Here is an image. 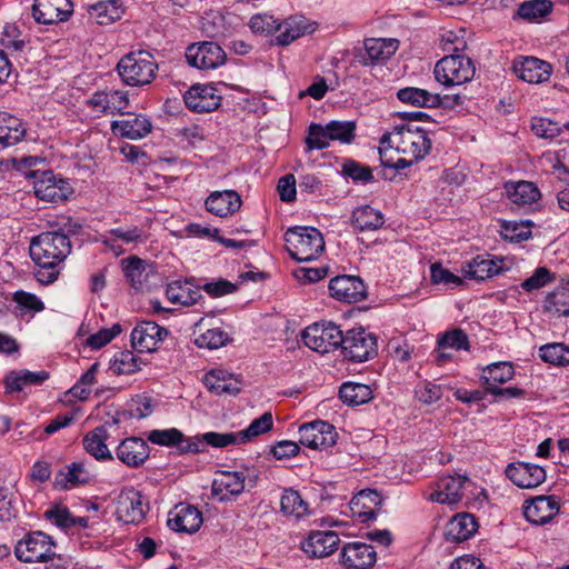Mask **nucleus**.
Wrapping results in <instances>:
<instances>
[{
    "mask_svg": "<svg viewBox=\"0 0 569 569\" xmlns=\"http://www.w3.org/2000/svg\"><path fill=\"white\" fill-rule=\"evenodd\" d=\"M246 476L240 471H222L212 482V495L220 501L239 496L244 490Z\"/></svg>",
    "mask_w": 569,
    "mask_h": 569,
    "instance_id": "nucleus-30",
    "label": "nucleus"
},
{
    "mask_svg": "<svg viewBox=\"0 0 569 569\" xmlns=\"http://www.w3.org/2000/svg\"><path fill=\"white\" fill-rule=\"evenodd\" d=\"M89 14L96 23L106 26L119 20L122 14V9L118 0H107L90 6Z\"/></svg>",
    "mask_w": 569,
    "mask_h": 569,
    "instance_id": "nucleus-45",
    "label": "nucleus"
},
{
    "mask_svg": "<svg viewBox=\"0 0 569 569\" xmlns=\"http://www.w3.org/2000/svg\"><path fill=\"white\" fill-rule=\"evenodd\" d=\"M560 505L553 496H539L523 507L526 519L535 525H545L559 512Z\"/></svg>",
    "mask_w": 569,
    "mask_h": 569,
    "instance_id": "nucleus-25",
    "label": "nucleus"
},
{
    "mask_svg": "<svg viewBox=\"0 0 569 569\" xmlns=\"http://www.w3.org/2000/svg\"><path fill=\"white\" fill-rule=\"evenodd\" d=\"M121 331L122 328L119 323H114L111 328L100 329L97 333L91 335L87 339V345L92 349H100L108 345Z\"/></svg>",
    "mask_w": 569,
    "mask_h": 569,
    "instance_id": "nucleus-61",
    "label": "nucleus"
},
{
    "mask_svg": "<svg viewBox=\"0 0 569 569\" xmlns=\"http://www.w3.org/2000/svg\"><path fill=\"white\" fill-rule=\"evenodd\" d=\"M117 458L130 468L141 466L149 457V446L138 437L122 440L116 449Z\"/></svg>",
    "mask_w": 569,
    "mask_h": 569,
    "instance_id": "nucleus-28",
    "label": "nucleus"
},
{
    "mask_svg": "<svg viewBox=\"0 0 569 569\" xmlns=\"http://www.w3.org/2000/svg\"><path fill=\"white\" fill-rule=\"evenodd\" d=\"M204 328V318L194 323V343L199 348L218 349L227 343L229 337L226 331L220 328Z\"/></svg>",
    "mask_w": 569,
    "mask_h": 569,
    "instance_id": "nucleus-39",
    "label": "nucleus"
},
{
    "mask_svg": "<svg viewBox=\"0 0 569 569\" xmlns=\"http://www.w3.org/2000/svg\"><path fill=\"white\" fill-rule=\"evenodd\" d=\"M478 528L476 518L470 513H458L448 522L446 539L451 542H461L469 539Z\"/></svg>",
    "mask_w": 569,
    "mask_h": 569,
    "instance_id": "nucleus-34",
    "label": "nucleus"
},
{
    "mask_svg": "<svg viewBox=\"0 0 569 569\" xmlns=\"http://www.w3.org/2000/svg\"><path fill=\"white\" fill-rule=\"evenodd\" d=\"M289 254L297 261H310L320 256L325 249L321 232L312 227H293L284 234Z\"/></svg>",
    "mask_w": 569,
    "mask_h": 569,
    "instance_id": "nucleus-4",
    "label": "nucleus"
},
{
    "mask_svg": "<svg viewBox=\"0 0 569 569\" xmlns=\"http://www.w3.org/2000/svg\"><path fill=\"white\" fill-rule=\"evenodd\" d=\"M276 37L271 40V44L286 47L295 40L310 33L313 28L303 16H291L282 21H278Z\"/></svg>",
    "mask_w": 569,
    "mask_h": 569,
    "instance_id": "nucleus-23",
    "label": "nucleus"
},
{
    "mask_svg": "<svg viewBox=\"0 0 569 569\" xmlns=\"http://www.w3.org/2000/svg\"><path fill=\"white\" fill-rule=\"evenodd\" d=\"M505 472L506 476L520 488H536L546 479L545 469L533 463H509Z\"/></svg>",
    "mask_w": 569,
    "mask_h": 569,
    "instance_id": "nucleus-22",
    "label": "nucleus"
},
{
    "mask_svg": "<svg viewBox=\"0 0 569 569\" xmlns=\"http://www.w3.org/2000/svg\"><path fill=\"white\" fill-rule=\"evenodd\" d=\"M398 50V40L371 38L365 41V52L360 57L363 66H373L388 60Z\"/></svg>",
    "mask_w": 569,
    "mask_h": 569,
    "instance_id": "nucleus-29",
    "label": "nucleus"
},
{
    "mask_svg": "<svg viewBox=\"0 0 569 569\" xmlns=\"http://www.w3.org/2000/svg\"><path fill=\"white\" fill-rule=\"evenodd\" d=\"M121 81L130 87L150 84L157 77L158 63L147 50H136L124 54L117 63Z\"/></svg>",
    "mask_w": 569,
    "mask_h": 569,
    "instance_id": "nucleus-3",
    "label": "nucleus"
},
{
    "mask_svg": "<svg viewBox=\"0 0 569 569\" xmlns=\"http://www.w3.org/2000/svg\"><path fill=\"white\" fill-rule=\"evenodd\" d=\"M352 223L361 231L378 230L383 226L385 218L379 210L363 206L353 210Z\"/></svg>",
    "mask_w": 569,
    "mask_h": 569,
    "instance_id": "nucleus-48",
    "label": "nucleus"
},
{
    "mask_svg": "<svg viewBox=\"0 0 569 569\" xmlns=\"http://www.w3.org/2000/svg\"><path fill=\"white\" fill-rule=\"evenodd\" d=\"M543 310L555 317H569V280L561 282L548 292Z\"/></svg>",
    "mask_w": 569,
    "mask_h": 569,
    "instance_id": "nucleus-35",
    "label": "nucleus"
},
{
    "mask_svg": "<svg viewBox=\"0 0 569 569\" xmlns=\"http://www.w3.org/2000/svg\"><path fill=\"white\" fill-rule=\"evenodd\" d=\"M226 58L223 49L212 41L193 43L186 51L187 62L200 70L216 69L224 63Z\"/></svg>",
    "mask_w": 569,
    "mask_h": 569,
    "instance_id": "nucleus-10",
    "label": "nucleus"
},
{
    "mask_svg": "<svg viewBox=\"0 0 569 569\" xmlns=\"http://www.w3.org/2000/svg\"><path fill=\"white\" fill-rule=\"evenodd\" d=\"M122 268L127 281L137 291H147L151 288V280L156 277L154 268L146 260L131 256L122 260Z\"/></svg>",
    "mask_w": 569,
    "mask_h": 569,
    "instance_id": "nucleus-15",
    "label": "nucleus"
},
{
    "mask_svg": "<svg viewBox=\"0 0 569 569\" xmlns=\"http://www.w3.org/2000/svg\"><path fill=\"white\" fill-rule=\"evenodd\" d=\"M108 430L104 426L94 428L83 437V447L97 460H112L113 457L106 445Z\"/></svg>",
    "mask_w": 569,
    "mask_h": 569,
    "instance_id": "nucleus-38",
    "label": "nucleus"
},
{
    "mask_svg": "<svg viewBox=\"0 0 569 569\" xmlns=\"http://www.w3.org/2000/svg\"><path fill=\"white\" fill-rule=\"evenodd\" d=\"M515 370L510 362H495L483 369L481 379L488 391L489 387H498L497 385L511 380Z\"/></svg>",
    "mask_w": 569,
    "mask_h": 569,
    "instance_id": "nucleus-47",
    "label": "nucleus"
},
{
    "mask_svg": "<svg viewBox=\"0 0 569 569\" xmlns=\"http://www.w3.org/2000/svg\"><path fill=\"white\" fill-rule=\"evenodd\" d=\"M305 345L313 351L328 353L341 348L343 342V332L332 323H315L306 328L302 333Z\"/></svg>",
    "mask_w": 569,
    "mask_h": 569,
    "instance_id": "nucleus-7",
    "label": "nucleus"
},
{
    "mask_svg": "<svg viewBox=\"0 0 569 569\" xmlns=\"http://www.w3.org/2000/svg\"><path fill=\"white\" fill-rule=\"evenodd\" d=\"M281 512L286 516L301 518L308 513V505L300 493L292 488L284 489L280 499Z\"/></svg>",
    "mask_w": 569,
    "mask_h": 569,
    "instance_id": "nucleus-50",
    "label": "nucleus"
},
{
    "mask_svg": "<svg viewBox=\"0 0 569 569\" xmlns=\"http://www.w3.org/2000/svg\"><path fill=\"white\" fill-rule=\"evenodd\" d=\"M52 538L42 531L27 533L14 547L16 557L23 562H46L56 556Z\"/></svg>",
    "mask_w": 569,
    "mask_h": 569,
    "instance_id": "nucleus-6",
    "label": "nucleus"
},
{
    "mask_svg": "<svg viewBox=\"0 0 569 569\" xmlns=\"http://www.w3.org/2000/svg\"><path fill=\"white\" fill-rule=\"evenodd\" d=\"M341 350L345 358L363 362L377 355V339L363 328H355L343 335Z\"/></svg>",
    "mask_w": 569,
    "mask_h": 569,
    "instance_id": "nucleus-8",
    "label": "nucleus"
},
{
    "mask_svg": "<svg viewBox=\"0 0 569 569\" xmlns=\"http://www.w3.org/2000/svg\"><path fill=\"white\" fill-rule=\"evenodd\" d=\"M380 143L382 147L388 143L390 149L413 160L425 158L431 148L427 131L409 123L396 126L390 133L382 136Z\"/></svg>",
    "mask_w": 569,
    "mask_h": 569,
    "instance_id": "nucleus-2",
    "label": "nucleus"
},
{
    "mask_svg": "<svg viewBox=\"0 0 569 569\" xmlns=\"http://www.w3.org/2000/svg\"><path fill=\"white\" fill-rule=\"evenodd\" d=\"M539 357L542 361L553 366H568L569 346L560 342L543 345L539 348Z\"/></svg>",
    "mask_w": 569,
    "mask_h": 569,
    "instance_id": "nucleus-52",
    "label": "nucleus"
},
{
    "mask_svg": "<svg viewBox=\"0 0 569 569\" xmlns=\"http://www.w3.org/2000/svg\"><path fill=\"white\" fill-rule=\"evenodd\" d=\"M438 343L441 348L453 349V350H468L469 340L468 336L463 330L457 328L451 331L443 333Z\"/></svg>",
    "mask_w": 569,
    "mask_h": 569,
    "instance_id": "nucleus-57",
    "label": "nucleus"
},
{
    "mask_svg": "<svg viewBox=\"0 0 569 569\" xmlns=\"http://www.w3.org/2000/svg\"><path fill=\"white\" fill-rule=\"evenodd\" d=\"M73 12L71 0H34L31 13L40 24H53L67 21Z\"/></svg>",
    "mask_w": 569,
    "mask_h": 569,
    "instance_id": "nucleus-12",
    "label": "nucleus"
},
{
    "mask_svg": "<svg viewBox=\"0 0 569 569\" xmlns=\"http://www.w3.org/2000/svg\"><path fill=\"white\" fill-rule=\"evenodd\" d=\"M553 280V274L546 268L539 267L532 276L522 281L521 288L528 292L538 290Z\"/></svg>",
    "mask_w": 569,
    "mask_h": 569,
    "instance_id": "nucleus-60",
    "label": "nucleus"
},
{
    "mask_svg": "<svg viewBox=\"0 0 569 569\" xmlns=\"http://www.w3.org/2000/svg\"><path fill=\"white\" fill-rule=\"evenodd\" d=\"M341 563L346 569H369L377 560V555L370 545L349 542L341 549Z\"/></svg>",
    "mask_w": 569,
    "mask_h": 569,
    "instance_id": "nucleus-19",
    "label": "nucleus"
},
{
    "mask_svg": "<svg viewBox=\"0 0 569 569\" xmlns=\"http://www.w3.org/2000/svg\"><path fill=\"white\" fill-rule=\"evenodd\" d=\"M168 335L167 329L160 327L153 321L139 322L131 332V343L139 352H151L157 349Z\"/></svg>",
    "mask_w": 569,
    "mask_h": 569,
    "instance_id": "nucleus-18",
    "label": "nucleus"
},
{
    "mask_svg": "<svg viewBox=\"0 0 569 569\" xmlns=\"http://www.w3.org/2000/svg\"><path fill=\"white\" fill-rule=\"evenodd\" d=\"M436 80L446 86H461L471 81L476 73L472 60L463 54L453 53L440 59L435 66Z\"/></svg>",
    "mask_w": 569,
    "mask_h": 569,
    "instance_id": "nucleus-5",
    "label": "nucleus"
},
{
    "mask_svg": "<svg viewBox=\"0 0 569 569\" xmlns=\"http://www.w3.org/2000/svg\"><path fill=\"white\" fill-rule=\"evenodd\" d=\"M166 296L170 302L186 307L197 303L202 298L199 288H193L189 281H173L169 283Z\"/></svg>",
    "mask_w": 569,
    "mask_h": 569,
    "instance_id": "nucleus-42",
    "label": "nucleus"
},
{
    "mask_svg": "<svg viewBox=\"0 0 569 569\" xmlns=\"http://www.w3.org/2000/svg\"><path fill=\"white\" fill-rule=\"evenodd\" d=\"M152 129L147 116L128 113L126 119L112 121L111 130L116 136L130 140L144 138Z\"/></svg>",
    "mask_w": 569,
    "mask_h": 569,
    "instance_id": "nucleus-26",
    "label": "nucleus"
},
{
    "mask_svg": "<svg viewBox=\"0 0 569 569\" xmlns=\"http://www.w3.org/2000/svg\"><path fill=\"white\" fill-rule=\"evenodd\" d=\"M469 482L467 476H445L431 488L427 499L432 502L456 505L462 498V488Z\"/></svg>",
    "mask_w": 569,
    "mask_h": 569,
    "instance_id": "nucleus-14",
    "label": "nucleus"
},
{
    "mask_svg": "<svg viewBox=\"0 0 569 569\" xmlns=\"http://www.w3.org/2000/svg\"><path fill=\"white\" fill-rule=\"evenodd\" d=\"M327 126L312 123L309 127V134L307 138V144L309 149H325L329 146V136H327Z\"/></svg>",
    "mask_w": 569,
    "mask_h": 569,
    "instance_id": "nucleus-63",
    "label": "nucleus"
},
{
    "mask_svg": "<svg viewBox=\"0 0 569 569\" xmlns=\"http://www.w3.org/2000/svg\"><path fill=\"white\" fill-rule=\"evenodd\" d=\"M552 2L550 0H529L519 4L518 16L527 21H538L547 17L552 11Z\"/></svg>",
    "mask_w": 569,
    "mask_h": 569,
    "instance_id": "nucleus-51",
    "label": "nucleus"
},
{
    "mask_svg": "<svg viewBox=\"0 0 569 569\" xmlns=\"http://www.w3.org/2000/svg\"><path fill=\"white\" fill-rule=\"evenodd\" d=\"M90 472L82 462H72L61 469L54 478V486L60 489H68L90 481Z\"/></svg>",
    "mask_w": 569,
    "mask_h": 569,
    "instance_id": "nucleus-40",
    "label": "nucleus"
},
{
    "mask_svg": "<svg viewBox=\"0 0 569 569\" xmlns=\"http://www.w3.org/2000/svg\"><path fill=\"white\" fill-rule=\"evenodd\" d=\"M505 189L508 198L519 206L531 204L541 196L536 184L530 181L507 182Z\"/></svg>",
    "mask_w": 569,
    "mask_h": 569,
    "instance_id": "nucleus-44",
    "label": "nucleus"
},
{
    "mask_svg": "<svg viewBox=\"0 0 569 569\" xmlns=\"http://www.w3.org/2000/svg\"><path fill=\"white\" fill-rule=\"evenodd\" d=\"M188 439L189 438H186L183 433L176 428L152 430L148 436L150 442L167 447L177 446L180 452L182 445H186Z\"/></svg>",
    "mask_w": 569,
    "mask_h": 569,
    "instance_id": "nucleus-53",
    "label": "nucleus"
},
{
    "mask_svg": "<svg viewBox=\"0 0 569 569\" xmlns=\"http://www.w3.org/2000/svg\"><path fill=\"white\" fill-rule=\"evenodd\" d=\"M462 270L466 278L482 281L499 274L501 267L489 257L477 256Z\"/></svg>",
    "mask_w": 569,
    "mask_h": 569,
    "instance_id": "nucleus-41",
    "label": "nucleus"
},
{
    "mask_svg": "<svg viewBox=\"0 0 569 569\" xmlns=\"http://www.w3.org/2000/svg\"><path fill=\"white\" fill-rule=\"evenodd\" d=\"M114 239H119L126 243H136L143 240V232L139 227H117L107 231L103 243L110 246L112 249L114 246L111 243Z\"/></svg>",
    "mask_w": 569,
    "mask_h": 569,
    "instance_id": "nucleus-54",
    "label": "nucleus"
},
{
    "mask_svg": "<svg viewBox=\"0 0 569 569\" xmlns=\"http://www.w3.org/2000/svg\"><path fill=\"white\" fill-rule=\"evenodd\" d=\"M330 295L345 302H358L366 297V288L362 280L356 276H337L329 282Z\"/></svg>",
    "mask_w": 569,
    "mask_h": 569,
    "instance_id": "nucleus-20",
    "label": "nucleus"
},
{
    "mask_svg": "<svg viewBox=\"0 0 569 569\" xmlns=\"http://www.w3.org/2000/svg\"><path fill=\"white\" fill-rule=\"evenodd\" d=\"M398 99L403 103H409L420 108H435L445 104L438 93H431L425 89L407 87L398 90Z\"/></svg>",
    "mask_w": 569,
    "mask_h": 569,
    "instance_id": "nucleus-37",
    "label": "nucleus"
},
{
    "mask_svg": "<svg viewBox=\"0 0 569 569\" xmlns=\"http://www.w3.org/2000/svg\"><path fill=\"white\" fill-rule=\"evenodd\" d=\"M339 397L348 406H359L372 399V390L368 385L348 381L340 387Z\"/></svg>",
    "mask_w": 569,
    "mask_h": 569,
    "instance_id": "nucleus-46",
    "label": "nucleus"
},
{
    "mask_svg": "<svg viewBox=\"0 0 569 569\" xmlns=\"http://www.w3.org/2000/svg\"><path fill=\"white\" fill-rule=\"evenodd\" d=\"M327 129V136L330 140H339L342 143H350L356 136V123L353 121H330Z\"/></svg>",
    "mask_w": 569,
    "mask_h": 569,
    "instance_id": "nucleus-56",
    "label": "nucleus"
},
{
    "mask_svg": "<svg viewBox=\"0 0 569 569\" xmlns=\"http://www.w3.org/2000/svg\"><path fill=\"white\" fill-rule=\"evenodd\" d=\"M512 71L519 79L538 84L549 80L552 67L536 57H518L512 62Z\"/></svg>",
    "mask_w": 569,
    "mask_h": 569,
    "instance_id": "nucleus-13",
    "label": "nucleus"
},
{
    "mask_svg": "<svg viewBox=\"0 0 569 569\" xmlns=\"http://www.w3.org/2000/svg\"><path fill=\"white\" fill-rule=\"evenodd\" d=\"M148 505L134 488L122 490L117 498L116 515L124 523H139L144 519Z\"/></svg>",
    "mask_w": 569,
    "mask_h": 569,
    "instance_id": "nucleus-11",
    "label": "nucleus"
},
{
    "mask_svg": "<svg viewBox=\"0 0 569 569\" xmlns=\"http://www.w3.org/2000/svg\"><path fill=\"white\" fill-rule=\"evenodd\" d=\"M272 425V415L264 412L260 418L254 419L248 428L238 432L240 443H246L252 438L269 431Z\"/></svg>",
    "mask_w": 569,
    "mask_h": 569,
    "instance_id": "nucleus-55",
    "label": "nucleus"
},
{
    "mask_svg": "<svg viewBox=\"0 0 569 569\" xmlns=\"http://www.w3.org/2000/svg\"><path fill=\"white\" fill-rule=\"evenodd\" d=\"M241 203L242 201L238 192L223 190L212 192L206 200V208L218 217H227L237 212Z\"/></svg>",
    "mask_w": 569,
    "mask_h": 569,
    "instance_id": "nucleus-31",
    "label": "nucleus"
},
{
    "mask_svg": "<svg viewBox=\"0 0 569 569\" xmlns=\"http://www.w3.org/2000/svg\"><path fill=\"white\" fill-rule=\"evenodd\" d=\"M430 278L433 283H443L450 288L458 287L463 282L460 277L453 274L438 263L430 267Z\"/></svg>",
    "mask_w": 569,
    "mask_h": 569,
    "instance_id": "nucleus-62",
    "label": "nucleus"
},
{
    "mask_svg": "<svg viewBox=\"0 0 569 569\" xmlns=\"http://www.w3.org/2000/svg\"><path fill=\"white\" fill-rule=\"evenodd\" d=\"M183 100L188 109L198 113L214 111L221 103L218 90L210 84L192 86L183 96Z\"/></svg>",
    "mask_w": 569,
    "mask_h": 569,
    "instance_id": "nucleus-16",
    "label": "nucleus"
},
{
    "mask_svg": "<svg viewBox=\"0 0 569 569\" xmlns=\"http://www.w3.org/2000/svg\"><path fill=\"white\" fill-rule=\"evenodd\" d=\"M382 502L381 496L376 490L360 491L350 501V508L355 517L361 522H369L377 518V512Z\"/></svg>",
    "mask_w": 569,
    "mask_h": 569,
    "instance_id": "nucleus-27",
    "label": "nucleus"
},
{
    "mask_svg": "<svg viewBox=\"0 0 569 569\" xmlns=\"http://www.w3.org/2000/svg\"><path fill=\"white\" fill-rule=\"evenodd\" d=\"M203 382L210 392L221 396H236L241 390V381L222 369H213L204 376Z\"/></svg>",
    "mask_w": 569,
    "mask_h": 569,
    "instance_id": "nucleus-32",
    "label": "nucleus"
},
{
    "mask_svg": "<svg viewBox=\"0 0 569 569\" xmlns=\"http://www.w3.org/2000/svg\"><path fill=\"white\" fill-rule=\"evenodd\" d=\"M49 378V372L30 371L27 369L10 371L4 378L6 390L8 392L21 391L27 386H38L44 382Z\"/></svg>",
    "mask_w": 569,
    "mask_h": 569,
    "instance_id": "nucleus-36",
    "label": "nucleus"
},
{
    "mask_svg": "<svg viewBox=\"0 0 569 569\" xmlns=\"http://www.w3.org/2000/svg\"><path fill=\"white\" fill-rule=\"evenodd\" d=\"M69 237L61 232H42L30 241V258L36 268L33 274L41 284L53 283L71 252Z\"/></svg>",
    "mask_w": 569,
    "mask_h": 569,
    "instance_id": "nucleus-1",
    "label": "nucleus"
},
{
    "mask_svg": "<svg viewBox=\"0 0 569 569\" xmlns=\"http://www.w3.org/2000/svg\"><path fill=\"white\" fill-rule=\"evenodd\" d=\"M142 365H144V362L140 357L130 350H123L113 356L110 362V369L116 375H132L139 371Z\"/></svg>",
    "mask_w": 569,
    "mask_h": 569,
    "instance_id": "nucleus-49",
    "label": "nucleus"
},
{
    "mask_svg": "<svg viewBox=\"0 0 569 569\" xmlns=\"http://www.w3.org/2000/svg\"><path fill=\"white\" fill-rule=\"evenodd\" d=\"M24 134L26 128L19 118L6 112H0V146H14Z\"/></svg>",
    "mask_w": 569,
    "mask_h": 569,
    "instance_id": "nucleus-43",
    "label": "nucleus"
},
{
    "mask_svg": "<svg viewBox=\"0 0 569 569\" xmlns=\"http://www.w3.org/2000/svg\"><path fill=\"white\" fill-rule=\"evenodd\" d=\"M337 438L335 427L323 420L307 422L299 428V442L311 449L327 450L336 445Z\"/></svg>",
    "mask_w": 569,
    "mask_h": 569,
    "instance_id": "nucleus-9",
    "label": "nucleus"
},
{
    "mask_svg": "<svg viewBox=\"0 0 569 569\" xmlns=\"http://www.w3.org/2000/svg\"><path fill=\"white\" fill-rule=\"evenodd\" d=\"M339 542L335 531H313L301 542V549L310 558H323L330 556Z\"/></svg>",
    "mask_w": 569,
    "mask_h": 569,
    "instance_id": "nucleus-24",
    "label": "nucleus"
},
{
    "mask_svg": "<svg viewBox=\"0 0 569 569\" xmlns=\"http://www.w3.org/2000/svg\"><path fill=\"white\" fill-rule=\"evenodd\" d=\"M69 191V183L62 178H57L51 172H46L43 179L39 180L34 184V192L38 198L59 202L67 199Z\"/></svg>",
    "mask_w": 569,
    "mask_h": 569,
    "instance_id": "nucleus-33",
    "label": "nucleus"
},
{
    "mask_svg": "<svg viewBox=\"0 0 569 569\" xmlns=\"http://www.w3.org/2000/svg\"><path fill=\"white\" fill-rule=\"evenodd\" d=\"M202 522V513L196 507L179 503L169 512L167 525L177 532L194 533Z\"/></svg>",
    "mask_w": 569,
    "mask_h": 569,
    "instance_id": "nucleus-17",
    "label": "nucleus"
},
{
    "mask_svg": "<svg viewBox=\"0 0 569 569\" xmlns=\"http://www.w3.org/2000/svg\"><path fill=\"white\" fill-rule=\"evenodd\" d=\"M501 236L515 242L527 240L531 236L530 224L517 221H503L501 224Z\"/></svg>",
    "mask_w": 569,
    "mask_h": 569,
    "instance_id": "nucleus-58",
    "label": "nucleus"
},
{
    "mask_svg": "<svg viewBox=\"0 0 569 569\" xmlns=\"http://www.w3.org/2000/svg\"><path fill=\"white\" fill-rule=\"evenodd\" d=\"M230 445H240L238 432H206L201 437L196 436L187 440L186 445H182V453H200L207 450L208 446L213 448H224Z\"/></svg>",
    "mask_w": 569,
    "mask_h": 569,
    "instance_id": "nucleus-21",
    "label": "nucleus"
},
{
    "mask_svg": "<svg viewBox=\"0 0 569 569\" xmlns=\"http://www.w3.org/2000/svg\"><path fill=\"white\" fill-rule=\"evenodd\" d=\"M278 19L271 14H256L249 21V27L254 33L270 36L276 34L278 26Z\"/></svg>",
    "mask_w": 569,
    "mask_h": 569,
    "instance_id": "nucleus-59",
    "label": "nucleus"
},
{
    "mask_svg": "<svg viewBox=\"0 0 569 569\" xmlns=\"http://www.w3.org/2000/svg\"><path fill=\"white\" fill-rule=\"evenodd\" d=\"M531 130L537 137L543 139H552L561 132V128L557 122L543 118L535 119L531 124Z\"/></svg>",
    "mask_w": 569,
    "mask_h": 569,
    "instance_id": "nucleus-64",
    "label": "nucleus"
}]
</instances>
